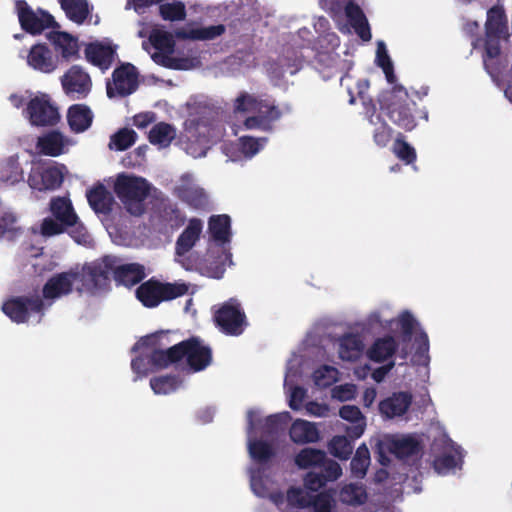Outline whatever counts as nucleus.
<instances>
[{"label":"nucleus","mask_w":512,"mask_h":512,"mask_svg":"<svg viewBox=\"0 0 512 512\" xmlns=\"http://www.w3.org/2000/svg\"><path fill=\"white\" fill-rule=\"evenodd\" d=\"M107 265L102 263H85L81 268H70L67 271L53 274L42 287V299L46 309L56 300L70 295L74 290L79 294L95 295L97 287L107 278Z\"/></svg>","instance_id":"obj_1"},{"label":"nucleus","mask_w":512,"mask_h":512,"mask_svg":"<svg viewBox=\"0 0 512 512\" xmlns=\"http://www.w3.org/2000/svg\"><path fill=\"white\" fill-rule=\"evenodd\" d=\"M159 334H151L142 337L132 350L137 351L141 348H154L150 355V362L157 368H167L170 364L177 363L186 359L188 366L194 372H199L207 368L212 362V350L204 345L198 337H190L172 347L162 350L155 348L158 344Z\"/></svg>","instance_id":"obj_2"},{"label":"nucleus","mask_w":512,"mask_h":512,"mask_svg":"<svg viewBox=\"0 0 512 512\" xmlns=\"http://www.w3.org/2000/svg\"><path fill=\"white\" fill-rule=\"evenodd\" d=\"M415 105L402 85H393L380 100L381 110L396 126L405 131H412L417 125L412 112V106Z\"/></svg>","instance_id":"obj_3"},{"label":"nucleus","mask_w":512,"mask_h":512,"mask_svg":"<svg viewBox=\"0 0 512 512\" xmlns=\"http://www.w3.org/2000/svg\"><path fill=\"white\" fill-rule=\"evenodd\" d=\"M114 192L131 215L144 214L145 200L150 193V184L145 178L119 174L114 183Z\"/></svg>","instance_id":"obj_4"},{"label":"nucleus","mask_w":512,"mask_h":512,"mask_svg":"<svg viewBox=\"0 0 512 512\" xmlns=\"http://www.w3.org/2000/svg\"><path fill=\"white\" fill-rule=\"evenodd\" d=\"M188 290L186 283L161 282L152 277L137 287L135 296L144 307L155 308L164 301L184 296Z\"/></svg>","instance_id":"obj_5"},{"label":"nucleus","mask_w":512,"mask_h":512,"mask_svg":"<svg viewBox=\"0 0 512 512\" xmlns=\"http://www.w3.org/2000/svg\"><path fill=\"white\" fill-rule=\"evenodd\" d=\"M14 12L21 29L33 36L40 35L47 29L60 27L54 16L47 10L33 9L26 0H15Z\"/></svg>","instance_id":"obj_6"},{"label":"nucleus","mask_w":512,"mask_h":512,"mask_svg":"<svg viewBox=\"0 0 512 512\" xmlns=\"http://www.w3.org/2000/svg\"><path fill=\"white\" fill-rule=\"evenodd\" d=\"M2 312L14 323L23 324L29 321L31 315H38V322L46 311V304L39 295L15 296L2 304Z\"/></svg>","instance_id":"obj_7"},{"label":"nucleus","mask_w":512,"mask_h":512,"mask_svg":"<svg viewBox=\"0 0 512 512\" xmlns=\"http://www.w3.org/2000/svg\"><path fill=\"white\" fill-rule=\"evenodd\" d=\"M286 500L292 507L310 508L312 512H334L336 507V501L330 490L314 494L300 487H290L286 493Z\"/></svg>","instance_id":"obj_8"},{"label":"nucleus","mask_w":512,"mask_h":512,"mask_svg":"<svg viewBox=\"0 0 512 512\" xmlns=\"http://www.w3.org/2000/svg\"><path fill=\"white\" fill-rule=\"evenodd\" d=\"M92 263H102L107 265V278L104 283L97 287V292L108 287L111 274H113L114 280L117 284L124 285L126 287H132L141 283L146 276L143 265L139 263H129L117 266L116 259L111 256H105L101 260L93 261Z\"/></svg>","instance_id":"obj_9"},{"label":"nucleus","mask_w":512,"mask_h":512,"mask_svg":"<svg viewBox=\"0 0 512 512\" xmlns=\"http://www.w3.org/2000/svg\"><path fill=\"white\" fill-rule=\"evenodd\" d=\"M24 112L30 124L36 127H52L60 121L59 109L46 93L31 98Z\"/></svg>","instance_id":"obj_10"},{"label":"nucleus","mask_w":512,"mask_h":512,"mask_svg":"<svg viewBox=\"0 0 512 512\" xmlns=\"http://www.w3.org/2000/svg\"><path fill=\"white\" fill-rule=\"evenodd\" d=\"M213 318L216 326L226 335L239 336L247 326L245 312L235 299L223 303L214 312Z\"/></svg>","instance_id":"obj_11"},{"label":"nucleus","mask_w":512,"mask_h":512,"mask_svg":"<svg viewBox=\"0 0 512 512\" xmlns=\"http://www.w3.org/2000/svg\"><path fill=\"white\" fill-rule=\"evenodd\" d=\"M138 72L131 63H123L112 73V81L106 83V93L109 98L125 97L134 93L138 88Z\"/></svg>","instance_id":"obj_12"},{"label":"nucleus","mask_w":512,"mask_h":512,"mask_svg":"<svg viewBox=\"0 0 512 512\" xmlns=\"http://www.w3.org/2000/svg\"><path fill=\"white\" fill-rule=\"evenodd\" d=\"M63 92L72 100L86 98L92 90V79L80 65H72L60 78Z\"/></svg>","instance_id":"obj_13"},{"label":"nucleus","mask_w":512,"mask_h":512,"mask_svg":"<svg viewBox=\"0 0 512 512\" xmlns=\"http://www.w3.org/2000/svg\"><path fill=\"white\" fill-rule=\"evenodd\" d=\"M63 175L57 167H33L28 176V184L38 191L55 190L61 186Z\"/></svg>","instance_id":"obj_14"},{"label":"nucleus","mask_w":512,"mask_h":512,"mask_svg":"<svg viewBox=\"0 0 512 512\" xmlns=\"http://www.w3.org/2000/svg\"><path fill=\"white\" fill-rule=\"evenodd\" d=\"M116 48L117 46L110 43L91 42L85 47V58L89 63L105 72L112 66L117 57Z\"/></svg>","instance_id":"obj_15"},{"label":"nucleus","mask_w":512,"mask_h":512,"mask_svg":"<svg viewBox=\"0 0 512 512\" xmlns=\"http://www.w3.org/2000/svg\"><path fill=\"white\" fill-rule=\"evenodd\" d=\"M410 392H394L379 402V412L385 419H393L403 416L412 404Z\"/></svg>","instance_id":"obj_16"},{"label":"nucleus","mask_w":512,"mask_h":512,"mask_svg":"<svg viewBox=\"0 0 512 512\" xmlns=\"http://www.w3.org/2000/svg\"><path fill=\"white\" fill-rule=\"evenodd\" d=\"M27 63L34 70L52 73L57 69L58 60L45 44L33 45L27 56Z\"/></svg>","instance_id":"obj_17"},{"label":"nucleus","mask_w":512,"mask_h":512,"mask_svg":"<svg viewBox=\"0 0 512 512\" xmlns=\"http://www.w3.org/2000/svg\"><path fill=\"white\" fill-rule=\"evenodd\" d=\"M203 230V223L199 218H191L188 225L178 236L175 243V254L184 257L199 241Z\"/></svg>","instance_id":"obj_18"},{"label":"nucleus","mask_w":512,"mask_h":512,"mask_svg":"<svg viewBox=\"0 0 512 512\" xmlns=\"http://www.w3.org/2000/svg\"><path fill=\"white\" fill-rule=\"evenodd\" d=\"M90 207L95 213L109 214L114 205V197L102 183H97L86 193Z\"/></svg>","instance_id":"obj_19"},{"label":"nucleus","mask_w":512,"mask_h":512,"mask_svg":"<svg viewBox=\"0 0 512 512\" xmlns=\"http://www.w3.org/2000/svg\"><path fill=\"white\" fill-rule=\"evenodd\" d=\"M48 39L54 45L55 50L59 51L62 58L70 60L79 57V45L76 37L67 32L51 31Z\"/></svg>","instance_id":"obj_20"},{"label":"nucleus","mask_w":512,"mask_h":512,"mask_svg":"<svg viewBox=\"0 0 512 512\" xmlns=\"http://www.w3.org/2000/svg\"><path fill=\"white\" fill-rule=\"evenodd\" d=\"M345 14L356 34L363 41L371 40L370 26L360 6L353 1L348 2L345 6Z\"/></svg>","instance_id":"obj_21"},{"label":"nucleus","mask_w":512,"mask_h":512,"mask_svg":"<svg viewBox=\"0 0 512 512\" xmlns=\"http://www.w3.org/2000/svg\"><path fill=\"white\" fill-rule=\"evenodd\" d=\"M67 121L73 132L82 133L91 126L93 113L85 104H74L67 111Z\"/></svg>","instance_id":"obj_22"},{"label":"nucleus","mask_w":512,"mask_h":512,"mask_svg":"<svg viewBox=\"0 0 512 512\" xmlns=\"http://www.w3.org/2000/svg\"><path fill=\"white\" fill-rule=\"evenodd\" d=\"M289 436L291 441L296 444L315 443L320 439L316 425L302 419H297L292 423Z\"/></svg>","instance_id":"obj_23"},{"label":"nucleus","mask_w":512,"mask_h":512,"mask_svg":"<svg viewBox=\"0 0 512 512\" xmlns=\"http://www.w3.org/2000/svg\"><path fill=\"white\" fill-rule=\"evenodd\" d=\"M177 197L195 210H209V199L204 189L182 185L177 188Z\"/></svg>","instance_id":"obj_24"},{"label":"nucleus","mask_w":512,"mask_h":512,"mask_svg":"<svg viewBox=\"0 0 512 512\" xmlns=\"http://www.w3.org/2000/svg\"><path fill=\"white\" fill-rule=\"evenodd\" d=\"M398 349V343L394 337L386 335L374 341L372 346L367 351V356L370 360L382 363L388 358L392 357Z\"/></svg>","instance_id":"obj_25"},{"label":"nucleus","mask_w":512,"mask_h":512,"mask_svg":"<svg viewBox=\"0 0 512 512\" xmlns=\"http://www.w3.org/2000/svg\"><path fill=\"white\" fill-rule=\"evenodd\" d=\"M364 344L359 335L348 333L339 340V357L344 361L354 362L363 352Z\"/></svg>","instance_id":"obj_26"},{"label":"nucleus","mask_w":512,"mask_h":512,"mask_svg":"<svg viewBox=\"0 0 512 512\" xmlns=\"http://www.w3.org/2000/svg\"><path fill=\"white\" fill-rule=\"evenodd\" d=\"M507 30V18L504 9L499 6L490 8L485 23L486 37H502L507 34Z\"/></svg>","instance_id":"obj_27"},{"label":"nucleus","mask_w":512,"mask_h":512,"mask_svg":"<svg viewBox=\"0 0 512 512\" xmlns=\"http://www.w3.org/2000/svg\"><path fill=\"white\" fill-rule=\"evenodd\" d=\"M50 211L56 220L69 227L74 226L78 221L71 201L65 197L53 198L50 201Z\"/></svg>","instance_id":"obj_28"},{"label":"nucleus","mask_w":512,"mask_h":512,"mask_svg":"<svg viewBox=\"0 0 512 512\" xmlns=\"http://www.w3.org/2000/svg\"><path fill=\"white\" fill-rule=\"evenodd\" d=\"M339 499L343 504L358 507L367 502L368 493L364 484L348 483L341 487Z\"/></svg>","instance_id":"obj_29"},{"label":"nucleus","mask_w":512,"mask_h":512,"mask_svg":"<svg viewBox=\"0 0 512 512\" xmlns=\"http://www.w3.org/2000/svg\"><path fill=\"white\" fill-rule=\"evenodd\" d=\"M36 148L43 155L59 156L64 150V139L59 131H50L37 140Z\"/></svg>","instance_id":"obj_30"},{"label":"nucleus","mask_w":512,"mask_h":512,"mask_svg":"<svg viewBox=\"0 0 512 512\" xmlns=\"http://www.w3.org/2000/svg\"><path fill=\"white\" fill-rule=\"evenodd\" d=\"M209 232L214 241L226 243L230 241L231 220L226 214L213 215L208 222Z\"/></svg>","instance_id":"obj_31"},{"label":"nucleus","mask_w":512,"mask_h":512,"mask_svg":"<svg viewBox=\"0 0 512 512\" xmlns=\"http://www.w3.org/2000/svg\"><path fill=\"white\" fill-rule=\"evenodd\" d=\"M176 137L175 128L168 123L159 122L149 132V142L162 148L168 147Z\"/></svg>","instance_id":"obj_32"},{"label":"nucleus","mask_w":512,"mask_h":512,"mask_svg":"<svg viewBox=\"0 0 512 512\" xmlns=\"http://www.w3.org/2000/svg\"><path fill=\"white\" fill-rule=\"evenodd\" d=\"M326 460V453L323 450L316 448H303L295 456V464L300 469H308L312 467L321 466Z\"/></svg>","instance_id":"obj_33"},{"label":"nucleus","mask_w":512,"mask_h":512,"mask_svg":"<svg viewBox=\"0 0 512 512\" xmlns=\"http://www.w3.org/2000/svg\"><path fill=\"white\" fill-rule=\"evenodd\" d=\"M370 452L365 444L360 445L350 462V470L353 477L363 479L370 465Z\"/></svg>","instance_id":"obj_34"},{"label":"nucleus","mask_w":512,"mask_h":512,"mask_svg":"<svg viewBox=\"0 0 512 512\" xmlns=\"http://www.w3.org/2000/svg\"><path fill=\"white\" fill-rule=\"evenodd\" d=\"M62 8L67 17L77 24H82L89 15L87 0H63Z\"/></svg>","instance_id":"obj_35"},{"label":"nucleus","mask_w":512,"mask_h":512,"mask_svg":"<svg viewBox=\"0 0 512 512\" xmlns=\"http://www.w3.org/2000/svg\"><path fill=\"white\" fill-rule=\"evenodd\" d=\"M249 454L256 462L264 464L275 456L273 446L260 439L250 440L248 443Z\"/></svg>","instance_id":"obj_36"},{"label":"nucleus","mask_w":512,"mask_h":512,"mask_svg":"<svg viewBox=\"0 0 512 512\" xmlns=\"http://www.w3.org/2000/svg\"><path fill=\"white\" fill-rule=\"evenodd\" d=\"M389 450L398 458L416 455L419 451V442L412 437L392 440Z\"/></svg>","instance_id":"obj_37"},{"label":"nucleus","mask_w":512,"mask_h":512,"mask_svg":"<svg viewBox=\"0 0 512 512\" xmlns=\"http://www.w3.org/2000/svg\"><path fill=\"white\" fill-rule=\"evenodd\" d=\"M181 383L177 375H163L150 379V387L155 394H170L176 391Z\"/></svg>","instance_id":"obj_38"},{"label":"nucleus","mask_w":512,"mask_h":512,"mask_svg":"<svg viewBox=\"0 0 512 512\" xmlns=\"http://www.w3.org/2000/svg\"><path fill=\"white\" fill-rule=\"evenodd\" d=\"M369 123L371 125L379 124L373 132V141L379 147H386L392 139V128L381 119L380 115H370Z\"/></svg>","instance_id":"obj_39"},{"label":"nucleus","mask_w":512,"mask_h":512,"mask_svg":"<svg viewBox=\"0 0 512 512\" xmlns=\"http://www.w3.org/2000/svg\"><path fill=\"white\" fill-rule=\"evenodd\" d=\"M152 46L163 55H171L174 52L175 40L171 33L163 30H154L150 34Z\"/></svg>","instance_id":"obj_40"},{"label":"nucleus","mask_w":512,"mask_h":512,"mask_svg":"<svg viewBox=\"0 0 512 512\" xmlns=\"http://www.w3.org/2000/svg\"><path fill=\"white\" fill-rule=\"evenodd\" d=\"M329 452L340 460H347L353 452L351 441L344 435L334 436L328 444Z\"/></svg>","instance_id":"obj_41"},{"label":"nucleus","mask_w":512,"mask_h":512,"mask_svg":"<svg viewBox=\"0 0 512 512\" xmlns=\"http://www.w3.org/2000/svg\"><path fill=\"white\" fill-rule=\"evenodd\" d=\"M462 463V455L458 449L445 452L434 459V468L438 472H447Z\"/></svg>","instance_id":"obj_42"},{"label":"nucleus","mask_w":512,"mask_h":512,"mask_svg":"<svg viewBox=\"0 0 512 512\" xmlns=\"http://www.w3.org/2000/svg\"><path fill=\"white\" fill-rule=\"evenodd\" d=\"M161 219L173 230L179 229L186 222V216L176 205L172 204H168L163 207L161 211Z\"/></svg>","instance_id":"obj_43"},{"label":"nucleus","mask_w":512,"mask_h":512,"mask_svg":"<svg viewBox=\"0 0 512 512\" xmlns=\"http://www.w3.org/2000/svg\"><path fill=\"white\" fill-rule=\"evenodd\" d=\"M159 12L164 20L169 21H182L187 15L185 4L181 1L161 4Z\"/></svg>","instance_id":"obj_44"},{"label":"nucleus","mask_w":512,"mask_h":512,"mask_svg":"<svg viewBox=\"0 0 512 512\" xmlns=\"http://www.w3.org/2000/svg\"><path fill=\"white\" fill-rule=\"evenodd\" d=\"M137 140V133L128 128H122L117 131L112 137L109 146L112 145L118 151H124L130 148Z\"/></svg>","instance_id":"obj_45"},{"label":"nucleus","mask_w":512,"mask_h":512,"mask_svg":"<svg viewBox=\"0 0 512 512\" xmlns=\"http://www.w3.org/2000/svg\"><path fill=\"white\" fill-rule=\"evenodd\" d=\"M255 110H257L264 122L268 123L271 130L273 129L274 122L279 120L282 116V112L279 107L267 100L257 101Z\"/></svg>","instance_id":"obj_46"},{"label":"nucleus","mask_w":512,"mask_h":512,"mask_svg":"<svg viewBox=\"0 0 512 512\" xmlns=\"http://www.w3.org/2000/svg\"><path fill=\"white\" fill-rule=\"evenodd\" d=\"M338 370L329 365H322L313 372V379L316 386L327 388L337 381Z\"/></svg>","instance_id":"obj_47"},{"label":"nucleus","mask_w":512,"mask_h":512,"mask_svg":"<svg viewBox=\"0 0 512 512\" xmlns=\"http://www.w3.org/2000/svg\"><path fill=\"white\" fill-rule=\"evenodd\" d=\"M2 178L5 182L16 184L23 180V170L17 157H9L2 169Z\"/></svg>","instance_id":"obj_48"},{"label":"nucleus","mask_w":512,"mask_h":512,"mask_svg":"<svg viewBox=\"0 0 512 512\" xmlns=\"http://www.w3.org/2000/svg\"><path fill=\"white\" fill-rule=\"evenodd\" d=\"M290 419L289 412L270 415L265 420L263 431L268 435L278 434L285 429Z\"/></svg>","instance_id":"obj_49"},{"label":"nucleus","mask_w":512,"mask_h":512,"mask_svg":"<svg viewBox=\"0 0 512 512\" xmlns=\"http://www.w3.org/2000/svg\"><path fill=\"white\" fill-rule=\"evenodd\" d=\"M393 152L405 164H412L417 158L415 149L403 139L401 134L394 142Z\"/></svg>","instance_id":"obj_50"},{"label":"nucleus","mask_w":512,"mask_h":512,"mask_svg":"<svg viewBox=\"0 0 512 512\" xmlns=\"http://www.w3.org/2000/svg\"><path fill=\"white\" fill-rule=\"evenodd\" d=\"M267 138H254L251 136H242L239 138V150L248 157L257 154L263 147Z\"/></svg>","instance_id":"obj_51"},{"label":"nucleus","mask_w":512,"mask_h":512,"mask_svg":"<svg viewBox=\"0 0 512 512\" xmlns=\"http://www.w3.org/2000/svg\"><path fill=\"white\" fill-rule=\"evenodd\" d=\"M158 63L164 67L174 70H188L193 67V60L187 57H173L171 55H162Z\"/></svg>","instance_id":"obj_52"},{"label":"nucleus","mask_w":512,"mask_h":512,"mask_svg":"<svg viewBox=\"0 0 512 512\" xmlns=\"http://www.w3.org/2000/svg\"><path fill=\"white\" fill-rule=\"evenodd\" d=\"M416 324L417 322L410 312L405 311L401 314L399 319V325L401 329L403 342L411 341Z\"/></svg>","instance_id":"obj_53"},{"label":"nucleus","mask_w":512,"mask_h":512,"mask_svg":"<svg viewBox=\"0 0 512 512\" xmlns=\"http://www.w3.org/2000/svg\"><path fill=\"white\" fill-rule=\"evenodd\" d=\"M225 32L224 25H212L209 27H203L193 30L192 38L199 40H212L218 36H221Z\"/></svg>","instance_id":"obj_54"},{"label":"nucleus","mask_w":512,"mask_h":512,"mask_svg":"<svg viewBox=\"0 0 512 512\" xmlns=\"http://www.w3.org/2000/svg\"><path fill=\"white\" fill-rule=\"evenodd\" d=\"M68 227L56 219L47 217L42 221L41 234L45 237H51L63 233Z\"/></svg>","instance_id":"obj_55"},{"label":"nucleus","mask_w":512,"mask_h":512,"mask_svg":"<svg viewBox=\"0 0 512 512\" xmlns=\"http://www.w3.org/2000/svg\"><path fill=\"white\" fill-rule=\"evenodd\" d=\"M257 99L248 94L241 92L234 101V112H248L256 109Z\"/></svg>","instance_id":"obj_56"},{"label":"nucleus","mask_w":512,"mask_h":512,"mask_svg":"<svg viewBox=\"0 0 512 512\" xmlns=\"http://www.w3.org/2000/svg\"><path fill=\"white\" fill-rule=\"evenodd\" d=\"M321 472L327 482L336 481L342 475V468L335 460L327 459L321 464Z\"/></svg>","instance_id":"obj_57"},{"label":"nucleus","mask_w":512,"mask_h":512,"mask_svg":"<svg viewBox=\"0 0 512 512\" xmlns=\"http://www.w3.org/2000/svg\"><path fill=\"white\" fill-rule=\"evenodd\" d=\"M326 483L327 481L322 473L308 472L304 477V486L307 490H310L311 493L317 492L319 489L323 488Z\"/></svg>","instance_id":"obj_58"},{"label":"nucleus","mask_w":512,"mask_h":512,"mask_svg":"<svg viewBox=\"0 0 512 512\" xmlns=\"http://www.w3.org/2000/svg\"><path fill=\"white\" fill-rule=\"evenodd\" d=\"M339 416L352 423H364V416L360 409L355 405H344L339 410Z\"/></svg>","instance_id":"obj_59"},{"label":"nucleus","mask_w":512,"mask_h":512,"mask_svg":"<svg viewBox=\"0 0 512 512\" xmlns=\"http://www.w3.org/2000/svg\"><path fill=\"white\" fill-rule=\"evenodd\" d=\"M500 38L501 37H486L484 46L486 58L495 59L500 55Z\"/></svg>","instance_id":"obj_60"},{"label":"nucleus","mask_w":512,"mask_h":512,"mask_svg":"<svg viewBox=\"0 0 512 512\" xmlns=\"http://www.w3.org/2000/svg\"><path fill=\"white\" fill-rule=\"evenodd\" d=\"M151 354H152V352L149 355H147L146 357L138 356V357L132 359V361H131V368H132L134 373H136L137 375H146L147 374L148 364H151L152 366H154L150 362V355Z\"/></svg>","instance_id":"obj_61"},{"label":"nucleus","mask_w":512,"mask_h":512,"mask_svg":"<svg viewBox=\"0 0 512 512\" xmlns=\"http://www.w3.org/2000/svg\"><path fill=\"white\" fill-rule=\"evenodd\" d=\"M306 397V390L301 386H295L290 395L289 406L292 410H299Z\"/></svg>","instance_id":"obj_62"},{"label":"nucleus","mask_w":512,"mask_h":512,"mask_svg":"<svg viewBox=\"0 0 512 512\" xmlns=\"http://www.w3.org/2000/svg\"><path fill=\"white\" fill-rule=\"evenodd\" d=\"M244 127L249 130L259 129L262 131H271L270 127L268 126V123L264 122L260 114L247 117L244 121Z\"/></svg>","instance_id":"obj_63"},{"label":"nucleus","mask_w":512,"mask_h":512,"mask_svg":"<svg viewBox=\"0 0 512 512\" xmlns=\"http://www.w3.org/2000/svg\"><path fill=\"white\" fill-rule=\"evenodd\" d=\"M417 344L416 355L419 357H428L429 351V339L425 332H420L415 338Z\"/></svg>","instance_id":"obj_64"}]
</instances>
